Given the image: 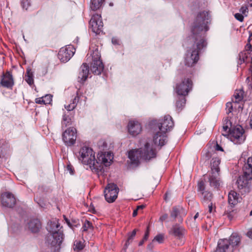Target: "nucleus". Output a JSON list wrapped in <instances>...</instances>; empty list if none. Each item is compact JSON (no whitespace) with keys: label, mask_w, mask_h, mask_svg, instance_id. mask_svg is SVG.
Listing matches in <instances>:
<instances>
[{"label":"nucleus","mask_w":252,"mask_h":252,"mask_svg":"<svg viewBox=\"0 0 252 252\" xmlns=\"http://www.w3.org/2000/svg\"><path fill=\"white\" fill-rule=\"evenodd\" d=\"M210 17L208 12L199 13L193 24L191 28V36L189 37L185 44H192V48L187 51L185 57V64L189 67L194 65L199 60V52L206 47L207 43L204 39V33L209 30L208 25Z\"/></svg>","instance_id":"f257e3e1"},{"label":"nucleus","mask_w":252,"mask_h":252,"mask_svg":"<svg viewBox=\"0 0 252 252\" xmlns=\"http://www.w3.org/2000/svg\"><path fill=\"white\" fill-rule=\"evenodd\" d=\"M137 211H138V210L137 209L136 210H134L133 214H132L133 217H134L136 216V215H137Z\"/></svg>","instance_id":"13d9d810"},{"label":"nucleus","mask_w":252,"mask_h":252,"mask_svg":"<svg viewBox=\"0 0 252 252\" xmlns=\"http://www.w3.org/2000/svg\"><path fill=\"white\" fill-rule=\"evenodd\" d=\"M52 96L51 94H46L42 97V102L45 104H50L52 100Z\"/></svg>","instance_id":"c9c22d12"},{"label":"nucleus","mask_w":252,"mask_h":252,"mask_svg":"<svg viewBox=\"0 0 252 252\" xmlns=\"http://www.w3.org/2000/svg\"><path fill=\"white\" fill-rule=\"evenodd\" d=\"M216 252H217V250L216 251Z\"/></svg>","instance_id":"0e129e2a"},{"label":"nucleus","mask_w":252,"mask_h":252,"mask_svg":"<svg viewBox=\"0 0 252 252\" xmlns=\"http://www.w3.org/2000/svg\"><path fill=\"white\" fill-rule=\"evenodd\" d=\"M247 236L252 239V228H250L247 233Z\"/></svg>","instance_id":"de8ad7c7"},{"label":"nucleus","mask_w":252,"mask_h":252,"mask_svg":"<svg viewBox=\"0 0 252 252\" xmlns=\"http://www.w3.org/2000/svg\"><path fill=\"white\" fill-rule=\"evenodd\" d=\"M220 160L218 158H213L211 162V173L209 175V181L210 185L215 188L220 186V181L219 178Z\"/></svg>","instance_id":"423d86ee"},{"label":"nucleus","mask_w":252,"mask_h":252,"mask_svg":"<svg viewBox=\"0 0 252 252\" xmlns=\"http://www.w3.org/2000/svg\"><path fill=\"white\" fill-rule=\"evenodd\" d=\"M89 66L87 63H83L80 67L78 75V81L84 82L88 78L89 74Z\"/></svg>","instance_id":"4be33fe9"},{"label":"nucleus","mask_w":252,"mask_h":252,"mask_svg":"<svg viewBox=\"0 0 252 252\" xmlns=\"http://www.w3.org/2000/svg\"><path fill=\"white\" fill-rule=\"evenodd\" d=\"M71 124L70 117L66 114H64L63 116V120L62 122V127H66Z\"/></svg>","instance_id":"2f4dec72"},{"label":"nucleus","mask_w":252,"mask_h":252,"mask_svg":"<svg viewBox=\"0 0 252 252\" xmlns=\"http://www.w3.org/2000/svg\"><path fill=\"white\" fill-rule=\"evenodd\" d=\"M92 59L90 70L94 74L99 75L103 70L104 65L100 60V54L97 49L93 52Z\"/></svg>","instance_id":"0eeeda50"},{"label":"nucleus","mask_w":252,"mask_h":252,"mask_svg":"<svg viewBox=\"0 0 252 252\" xmlns=\"http://www.w3.org/2000/svg\"><path fill=\"white\" fill-rule=\"evenodd\" d=\"M144 241H145V240L143 239L142 241L140 242L139 245H140V246L142 245L143 244Z\"/></svg>","instance_id":"052dcab7"},{"label":"nucleus","mask_w":252,"mask_h":252,"mask_svg":"<svg viewBox=\"0 0 252 252\" xmlns=\"http://www.w3.org/2000/svg\"><path fill=\"white\" fill-rule=\"evenodd\" d=\"M84 244L80 241H76L74 242V250L76 251H79L82 250L84 248Z\"/></svg>","instance_id":"473e14b6"},{"label":"nucleus","mask_w":252,"mask_h":252,"mask_svg":"<svg viewBox=\"0 0 252 252\" xmlns=\"http://www.w3.org/2000/svg\"><path fill=\"white\" fill-rule=\"evenodd\" d=\"M198 191L199 192V194L201 193V192L206 191L205 190V185L203 181H201L198 183Z\"/></svg>","instance_id":"58836bf2"},{"label":"nucleus","mask_w":252,"mask_h":252,"mask_svg":"<svg viewBox=\"0 0 252 252\" xmlns=\"http://www.w3.org/2000/svg\"><path fill=\"white\" fill-rule=\"evenodd\" d=\"M0 84L1 86L7 89H12L14 84V80L12 74L6 71L1 76Z\"/></svg>","instance_id":"f3484780"},{"label":"nucleus","mask_w":252,"mask_h":252,"mask_svg":"<svg viewBox=\"0 0 252 252\" xmlns=\"http://www.w3.org/2000/svg\"><path fill=\"white\" fill-rule=\"evenodd\" d=\"M234 17L237 20L242 22L244 20V16L240 13H237L235 14Z\"/></svg>","instance_id":"a18cd8bd"},{"label":"nucleus","mask_w":252,"mask_h":252,"mask_svg":"<svg viewBox=\"0 0 252 252\" xmlns=\"http://www.w3.org/2000/svg\"><path fill=\"white\" fill-rule=\"evenodd\" d=\"M113 158V155L110 152L100 153L98 154V156L97 158H96V160L98 162H100L102 166V169L100 171L95 172L98 175V176H100L103 173V164L105 166L109 165Z\"/></svg>","instance_id":"4468645a"},{"label":"nucleus","mask_w":252,"mask_h":252,"mask_svg":"<svg viewBox=\"0 0 252 252\" xmlns=\"http://www.w3.org/2000/svg\"><path fill=\"white\" fill-rule=\"evenodd\" d=\"M27 228L32 233L38 232L41 227L40 221L38 219H32L27 223Z\"/></svg>","instance_id":"aec40b11"},{"label":"nucleus","mask_w":252,"mask_h":252,"mask_svg":"<svg viewBox=\"0 0 252 252\" xmlns=\"http://www.w3.org/2000/svg\"><path fill=\"white\" fill-rule=\"evenodd\" d=\"M21 5L23 9L27 10L28 8L30 5V0H23L21 2Z\"/></svg>","instance_id":"a19ab883"},{"label":"nucleus","mask_w":252,"mask_h":252,"mask_svg":"<svg viewBox=\"0 0 252 252\" xmlns=\"http://www.w3.org/2000/svg\"><path fill=\"white\" fill-rule=\"evenodd\" d=\"M239 194L234 190H231L228 195V201L229 205L234 207L239 202Z\"/></svg>","instance_id":"b1692460"},{"label":"nucleus","mask_w":252,"mask_h":252,"mask_svg":"<svg viewBox=\"0 0 252 252\" xmlns=\"http://www.w3.org/2000/svg\"><path fill=\"white\" fill-rule=\"evenodd\" d=\"M75 49L72 45H68L62 48L58 53V58L61 62L66 63L73 56Z\"/></svg>","instance_id":"ddd939ff"},{"label":"nucleus","mask_w":252,"mask_h":252,"mask_svg":"<svg viewBox=\"0 0 252 252\" xmlns=\"http://www.w3.org/2000/svg\"><path fill=\"white\" fill-rule=\"evenodd\" d=\"M216 150L217 151H222L223 149L221 146H220L219 144H217L216 146Z\"/></svg>","instance_id":"603ef678"},{"label":"nucleus","mask_w":252,"mask_h":252,"mask_svg":"<svg viewBox=\"0 0 252 252\" xmlns=\"http://www.w3.org/2000/svg\"><path fill=\"white\" fill-rule=\"evenodd\" d=\"M167 218H168V215L167 214H164V215H162V216L160 217V220L161 221H163L165 220L166 219H167Z\"/></svg>","instance_id":"09e8293b"},{"label":"nucleus","mask_w":252,"mask_h":252,"mask_svg":"<svg viewBox=\"0 0 252 252\" xmlns=\"http://www.w3.org/2000/svg\"><path fill=\"white\" fill-rule=\"evenodd\" d=\"M63 240V234L62 232H56L48 236L47 243L51 247L54 248V251H58Z\"/></svg>","instance_id":"9b49d317"},{"label":"nucleus","mask_w":252,"mask_h":252,"mask_svg":"<svg viewBox=\"0 0 252 252\" xmlns=\"http://www.w3.org/2000/svg\"><path fill=\"white\" fill-rule=\"evenodd\" d=\"M25 78L28 84L32 85L33 84V75L30 69H27Z\"/></svg>","instance_id":"c756f323"},{"label":"nucleus","mask_w":252,"mask_h":252,"mask_svg":"<svg viewBox=\"0 0 252 252\" xmlns=\"http://www.w3.org/2000/svg\"><path fill=\"white\" fill-rule=\"evenodd\" d=\"M89 24L90 29L95 34H100L102 32L103 24L100 15H94L90 21Z\"/></svg>","instance_id":"f8f14e48"},{"label":"nucleus","mask_w":252,"mask_h":252,"mask_svg":"<svg viewBox=\"0 0 252 252\" xmlns=\"http://www.w3.org/2000/svg\"><path fill=\"white\" fill-rule=\"evenodd\" d=\"M250 125L252 128V114L250 116Z\"/></svg>","instance_id":"6e6d98bb"},{"label":"nucleus","mask_w":252,"mask_h":252,"mask_svg":"<svg viewBox=\"0 0 252 252\" xmlns=\"http://www.w3.org/2000/svg\"><path fill=\"white\" fill-rule=\"evenodd\" d=\"M249 10L247 6H243L240 9V12L243 14L244 16H247Z\"/></svg>","instance_id":"79ce46f5"},{"label":"nucleus","mask_w":252,"mask_h":252,"mask_svg":"<svg viewBox=\"0 0 252 252\" xmlns=\"http://www.w3.org/2000/svg\"><path fill=\"white\" fill-rule=\"evenodd\" d=\"M42 97L36 98L35 99V102H36V103L41 104V103H43V102H42Z\"/></svg>","instance_id":"3c124183"},{"label":"nucleus","mask_w":252,"mask_h":252,"mask_svg":"<svg viewBox=\"0 0 252 252\" xmlns=\"http://www.w3.org/2000/svg\"><path fill=\"white\" fill-rule=\"evenodd\" d=\"M119 189L114 183L108 184L104 190L106 200L109 203L113 202L117 198Z\"/></svg>","instance_id":"9d476101"},{"label":"nucleus","mask_w":252,"mask_h":252,"mask_svg":"<svg viewBox=\"0 0 252 252\" xmlns=\"http://www.w3.org/2000/svg\"><path fill=\"white\" fill-rule=\"evenodd\" d=\"M104 0H91L90 8L95 11L100 8Z\"/></svg>","instance_id":"c85d7f7f"},{"label":"nucleus","mask_w":252,"mask_h":252,"mask_svg":"<svg viewBox=\"0 0 252 252\" xmlns=\"http://www.w3.org/2000/svg\"><path fill=\"white\" fill-rule=\"evenodd\" d=\"M231 123L229 120H227V122L226 123V125L223 126H222V130L223 131L222 132V134L224 136H227L228 134L227 133V129H228V126L227 124H230Z\"/></svg>","instance_id":"4c0bfd02"},{"label":"nucleus","mask_w":252,"mask_h":252,"mask_svg":"<svg viewBox=\"0 0 252 252\" xmlns=\"http://www.w3.org/2000/svg\"><path fill=\"white\" fill-rule=\"evenodd\" d=\"M145 207V206L143 205L138 206L137 207V209L138 210L140 209H143Z\"/></svg>","instance_id":"4d7b16f0"},{"label":"nucleus","mask_w":252,"mask_h":252,"mask_svg":"<svg viewBox=\"0 0 252 252\" xmlns=\"http://www.w3.org/2000/svg\"><path fill=\"white\" fill-rule=\"evenodd\" d=\"M166 140V132H163L156 129V131L153 137V141L155 144L162 146L165 144Z\"/></svg>","instance_id":"6ab92c4d"},{"label":"nucleus","mask_w":252,"mask_h":252,"mask_svg":"<svg viewBox=\"0 0 252 252\" xmlns=\"http://www.w3.org/2000/svg\"><path fill=\"white\" fill-rule=\"evenodd\" d=\"M244 91L242 90H236L234 94V98L232 99L233 102L239 103L244 98Z\"/></svg>","instance_id":"bb28decb"},{"label":"nucleus","mask_w":252,"mask_h":252,"mask_svg":"<svg viewBox=\"0 0 252 252\" xmlns=\"http://www.w3.org/2000/svg\"><path fill=\"white\" fill-rule=\"evenodd\" d=\"M186 100L185 97H182L176 102V106L179 109H181L186 104Z\"/></svg>","instance_id":"f704fd0d"},{"label":"nucleus","mask_w":252,"mask_h":252,"mask_svg":"<svg viewBox=\"0 0 252 252\" xmlns=\"http://www.w3.org/2000/svg\"><path fill=\"white\" fill-rule=\"evenodd\" d=\"M192 86V83L191 80L188 78H185L181 82L176 84L175 90L178 95L186 96L191 90Z\"/></svg>","instance_id":"6e6552de"},{"label":"nucleus","mask_w":252,"mask_h":252,"mask_svg":"<svg viewBox=\"0 0 252 252\" xmlns=\"http://www.w3.org/2000/svg\"><path fill=\"white\" fill-rule=\"evenodd\" d=\"M251 180H252V177H250L245 173V171H244V175L240 176L237 181L238 188L241 189L247 187L249 181Z\"/></svg>","instance_id":"412c9836"},{"label":"nucleus","mask_w":252,"mask_h":252,"mask_svg":"<svg viewBox=\"0 0 252 252\" xmlns=\"http://www.w3.org/2000/svg\"><path fill=\"white\" fill-rule=\"evenodd\" d=\"M213 206L212 203H210L208 205V211L211 214L213 212Z\"/></svg>","instance_id":"49530a36"},{"label":"nucleus","mask_w":252,"mask_h":252,"mask_svg":"<svg viewBox=\"0 0 252 252\" xmlns=\"http://www.w3.org/2000/svg\"><path fill=\"white\" fill-rule=\"evenodd\" d=\"M91 227V223L89 221L86 220L83 226V231H87Z\"/></svg>","instance_id":"c03bdc74"},{"label":"nucleus","mask_w":252,"mask_h":252,"mask_svg":"<svg viewBox=\"0 0 252 252\" xmlns=\"http://www.w3.org/2000/svg\"><path fill=\"white\" fill-rule=\"evenodd\" d=\"M199 216V213H197L195 216H194L193 218H194V220H196Z\"/></svg>","instance_id":"bf43d9fd"},{"label":"nucleus","mask_w":252,"mask_h":252,"mask_svg":"<svg viewBox=\"0 0 252 252\" xmlns=\"http://www.w3.org/2000/svg\"><path fill=\"white\" fill-rule=\"evenodd\" d=\"M75 155L79 161L85 165H89L94 172H98L102 169L100 162L96 160L95 152L89 146H83L80 147Z\"/></svg>","instance_id":"f03ea898"},{"label":"nucleus","mask_w":252,"mask_h":252,"mask_svg":"<svg viewBox=\"0 0 252 252\" xmlns=\"http://www.w3.org/2000/svg\"><path fill=\"white\" fill-rule=\"evenodd\" d=\"M250 5L252 6V0H249Z\"/></svg>","instance_id":"680f3d73"},{"label":"nucleus","mask_w":252,"mask_h":252,"mask_svg":"<svg viewBox=\"0 0 252 252\" xmlns=\"http://www.w3.org/2000/svg\"><path fill=\"white\" fill-rule=\"evenodd\" d=\"M60 227V225L58 221L54 220L48 223L47 229L50 233H53L56 232H61L59 229Z\"/></svg>","instance_id":"393cba45"},{"label":"nucleus","mask_w":252,"mask_h":252,"mask_svg":"<svg viewBox=\"0 0 252 252\" xmlns=\"http://www.w3.org/2000/svg\"><path fill=\"white\" fill-rule=\"evenodd\" d=\"M136 230L134 229L132 231V232L130 233L129 236H128V238L127 239V240L126 241V246H127L129 244V241H132L134 237L136 235Z\"/></svg>","instance_id":"e433bc0d"},{"label":"nucleus","mask_w":252,"mask_h":252,"mask_svg":"<svg viewBox=\"0 0 252 252\" xmlns=\"http://www.w3.org/2000/svg\"><path fill=\"white\" fill-rule=\"evenodd\" d=\"M244 129L240 125L231 127L229 129V133L227 137L235 144H241L245 140Z\"/></svg>","instance_id":"39448f33"},{"label":"nucleus","mask_w":252,"mask_h":252,"mask_svg":"<svg viewBox=\"0 0 252 252\" xmlns=\"http://www.w3.org/2000/svg\"><path fill=\"white\" fill-rule=\"evenodd\" d=\"M1 205L5 207L12 208L16 203V199L10 192H4L1 195Z\"/></svg>","instance_id":"dca6fc26"},{"label":"nucleus","mask_w":252,"mask_h":252,"mask_svg":"<svg viewBox=\"0 0 252 252\" xmlns=\"http://www.w3.org/2000/svg\"><path fill=\"white\" fill-rule=\"evenodd\" d=\"M77 138V130L75 128L70 127L66 129L62 134V139L67 146L73 145Z\"/></svg>","instance_id":"1a4fd4ad"},{"label":"nucleus","mask_w":252,"mask_h":252,"mask_svg":"<svg viewBox=\"0 0 252 252\" xmlns=\"http://www.w3.org/2000/svg\"><path fill=\"white\" fill-rule=\"evenodd\" d=\"M112 42L113 44H119V40L115 38H113L112 39Z\"/></svg>","instance_id":"8fccbe9b"},{"label":"nucleus","mask_w":252,"mask_h":252,"mask_svg":"<svg viewBox=\"0 0 252 252\" xmlns=\"http://www.w3.org/2000/svg\"><path fill=\"white\" fill-rule=\"evenodd\" d=\"M156 156L155 150L148 143L145 144L143 149L131 150L128 155V158L133 164H138L140 158L150 160Z\"/></svg>","instance_id":"7ed1b4c3"},{"label":"nucleus","mask_w":252,"mask_h":252,"mask_svg":"<svg viewBox=\"0 0 252 252\" xmlns=\"http://www.w3.org/2000/svg\"><path fill=\"white\" fill-rule=\"evenodd\" d=\"M164 235L161 234L157 235L154 238V241H156L159 243H162L163 242Z\"/></svg>","instance_id":"ea45409f"},{"label":"nucleus","mask_w":252,"mask_h":252,"mask_svg":"<svg viewBox=\"0 0 252 252\" xmlns=\"http://www.w3.org/2000/svg\"><path fill=\"white\" fill-rule=\"evenodd\" d=\"M67 170L69 171L70 174H73V170L72 169V167L70 165H68L67 167Z\"/></svg>","instance_id":"864d4df0"},{"label":"nucleus","mask_w":252,"mask_h":252,"mask_svg":"<svg viewBox=\"0 0 252 252\" xmlns=\"http://www.w3.org/2000/svg\"><path fill=\"white\" fill-rule=\"evenodd\" d=\"M66 221L67 223H68V224L69 225V222L67 219H66Z\"/></svg>","instance_id":"e2e57ef3"},{"label":"nucleus","mask_w":252,"mask_h":252,"mask_svg":"<svg viewBox=\"0 0 252 252\" xmlns=\"http://www.w3.org/2000/svg\"><path fill=\"white\" fill-rule=\"evenodd\" d=\"M186 215V210L183 207L180 206L174 207L171 213V216L174 218L177 217L182 218L185 216Z\"/></svg>","instance_id":"5701e85b"},{"label":"nucleus","mask_w":252,"mask_h":252,"mask_svg":"<svg viewBox=\"0 0 252 252\" xmlns=\"http://www.w3.org/2000/svg\"><path fill=\"white\" fill-rule=\"evenodd\" d=\"M79 101V97L78 96H76L73 99L72 102L68 105H65V108L68 111L73 110Z\"/></svg>","instance_id":"7c9ffc66"},{"label":"nucleus","mask_w":252,"mask_h":252,"mask_svg":"<svg viewBox=\"0 0 252 252\" xmlns=\"http://www.w3.org/2000/svg\"><path fill=\"white\" fill-rule=\"evenodd\" d=\"M149 236V231L147 230L144 235L143 239L145 240H146L148 239V237Z\"/></svg>","instance_id":"5fc2aeb1"},{"label":"nucleus","mask_w":252,"mask_h":252,"mask_svg":"<svg viewBox=\"0 0 252 252\" xmlns=\"http://www.w3.org/2000/svg\"><path fill=\"white\" fill-rule=\"evenodd\" d=\"M128 133L133 136L138 135L142 131L141 125L137 121H130L127 125Z\"/></svg>","instance_id":"a211bd4d"},{"label":"nucleus","mask_w":252,"mask_h":252,"mask_svg":"<svg viewBox=\"0 0 252 252\" xmlns=\"http://www.w3.org/2000/svg\"><path fill=\"white\" fill-rule=\"evenodd\" d=\"M243 171L250 177H252V157L248 158L247 163L243 167Z\"/></svg>","instance_id":"a878e982"},{"label":"nucleus","mask_w":252,"mask_h":252,"mask_svg":"<svg viewBox=\"0 0 252 252\" xmlns=\"http://www.w3.org/2000/svg\"><path fill=\"white\" fill-rule=\"evenodd\" d=\"M232 108H233V106H232V103L230 102H227L226 104V113L228 114L231 113L232 111Z\"/></svg>","instance_id":"37998d69"},{"label":"nucleus","mask_w":252,"mask_h":252,"mask_svg":"<svg viewBox=\"0 0 252 252\" xmlns=\"http://www.w3.org/2000/svg\"><path fill=\"white\" fill-rule=\"evenodd\" d=\"M199 195L203 203L210 202L212 198V193L208 191L201 192Z\"/></svg>","instance_id":"cd10ccee"},{"label":"nucleus","mask_w":252,"mask_h":252,"mask_svg":"<svg viewBox=\"0 0 252 252\" xmlns=\"http://www.w3.org/2000/svg\"><path fill=\"white\" fill-rule=\"evenodd\" d=\"M174 126V123L171 116L169 115L165 116L164 118L160 121L158 123V126L157 128L159 131L163 132H167L170 131Z\"/></svg>","instance_id":"2eb2a0df"},{"label":"nucleus","mask_w":252,"mask_h":252,"mask_svg":"<svg viewBox=\"0 0 252 252\" xmlns=\"http://www.w3.org/2000/svg\"><path fill=\"white\" fill-rule=\"evenodd\" d=\"M183 229L181 227L175 226L173 228V232L174 234L176 236L180 237L182 235V231Z\"/></svg>","instance_id":"72a5a7b5"},{"label":"nucleus","mask_w":252,"mask_h":252,"mask_svg":"<svg viewBox=\"0 0 252 252\" xmlns=\"http://www.w3.org/2000/svg\"><path fill=\"white\" fill-rule=\"evenodd\" d=\"M240 241V237L236 234H232L229 239H220L218 241L217 252H232L229 246L234 247L237 246Z\"/></svg>","instance_id":"20e7f679"}]
</instances>
